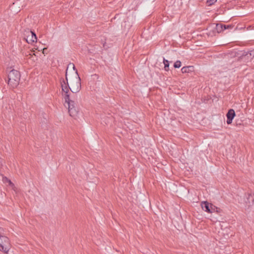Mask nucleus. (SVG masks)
Listing matches in <instances>:
<instances>
[{
  "mask_svg": "<svg viewBox=\"0 0 254 254\" xmlns=\"http://www.w3.org/2000/svg\"><path fill=\"white\" fill-rule=\"evenodd\" d=\"M234 25H232V24H228V25H226L225 24V28H223L224 29V30H226V29H232L233 27H234Z\"/></svg>",
  "mask_w": 254,
  "mask_h": 254,
  "instance_id": "obj_16",
  "label": "nucleus"
},
{
  "mask_svg": "<svg viewBox=\"0 0 254 254\" xmlns=\"http://www.w3.org/2000/svg\"><path fill=\"white\" fill-rule=\"evenodd\" d=\"M236 116L235 111L233 109H229L226 114L227 123L229 125L232 122V121Z\"/></svg>",
  "mask_w": 254,
  "mask_h": 254,
  "instance_id": "obj_8",
  "label": "nucleus"
},
{
  "mask_svg": "<svg viewBox=\"0 0 254 254\" xmlns=\"http://www.w3.org/2000/svg\"><path fill=\"white\" fill-rule=\"evenodd\" d=\"M24 36H25L24 38H26V36L28 35V33H27V32H26V29H25V30H24Z\"/></svg>",
  "mask_w": 254,
  "mask_h": 254,
  "instance_id": "obj_21",
  "label": "nucleus"
},
{
  "mask_svg": "<svg viewBox=\"0 0 254 254\" xmlns=\"http://www.w3.org/2000/svg\"><path fill=\"white\" fill-rule=\"evenodd\" d=\"M61 84L62 90V95L64 99L65 102L67 104L68 112L71 116H74L76 113L75 109V102L74 101L75 95H71L68 83L65 82L64 79H61Z\"/></svg>",
  "mask_w": 254,
  "mask_h": 254,
  "instance_id": "obj_1",
  "label": "nucleus"
},
{
  "mask_svg": "<svg viewBox=\"0 0 254 254\" xmlns=\"http://www.w3.org/2000/svg\"><path fill=\"white\" fill-rule=\"evenodd\" d=\"M225 24L218 23L216 25V29L218 33H220L224 31V29L225 28Z\"/></svg>",
  "mask_w": 254,
  "mask_h": 254,
  "instance_id": "obj_10",
  "label": "nucleus"
},
{
  "mask_svg": "<svg viewBox=\"0 0 254 254\" xmlns=\"http://www.w3.org/2000/svg\"><path fill=\"white\" fill-rule=\"evenodd\" d=\"M217 0H207L206 3L208 5H211L216 2Z\"/></svg>",
  "mask_w": 254,
  "mask_h": 254,
  "instance_id": "obj_15",
  "label": "nucleus"
},
{
  "mask_svg": "<svg viewBox=\"0 0 254 254\" xmlns=\"http://www.w3.org/2000/svg\"><path fill=\"white\" fill-rule=\"evenodd\" d=\"M3 229L2 228L0 227V237L1 236H4L3 235Z\"/></svg>",
  "mask_w": 254,
  "mask_h": 254,
  "instance_id": "obj_19",
  "label": "nucleus"
},
{
  "mask_svg": "<svg viewBox=\"0 0 254 254\" xmlns=\"http://www.w3.org/2000/svg\"><path fill=\"white\" fill-rule=\"evenodd\" d=\"M244 201L246 204V207L248 209L254 204V193H245Z\"/></svg>",
  "mask_w": 254,
  "mask_h": 254,
  "instance_id": "obj_6",
  "label": "nucleus"
},
{
  "mask_svg": "<svg viewBox=\"0 0 254 254\" xmlns=\"http://www.w3.org/2000/svg\"><path fill=\"white\" fill-rule=\"evenodd\" d=\"M26 32L27 33H28L29 35H30V36L33 37L34 38V39H35L36 41L37 40L36 35L34 32L30 30L29 28L26 29Z\"/></svg>",
  "mask_w": 254,
  "mask_h": 254,
  "instance_id": "obj_12",
  "label": "nucleus"
},
{
  "mask_svg": "<svg viewBox=\"0 0 254 254\" xmlns=\"http://www.w3.org/2000/svg\"><path fill=\"white\" fill-rule=\"evenodd\" d=\"M64 81H65V82H68V78H67V71L66 70V72H65V78Z\"/></svg>",
  "mask_w": 254,
  "mask_h": 254,
  "instance_id": "obj_20",
  "label": "nucleus"
},
{
  "mask_svg": "<svg viewBox=\"0 0 254 254\" xmlns=\"http://www.w3.org/2000/svg\"><path fill=\"white\" fill-rule=\"evenodd\" d=\"M10 248V242L8 237H0V251L7 254Z\"/></svg>",
  "mask_w": 254,
  "mask_h": 254,
  "instance_id": "obj_3",
  "label": "nucleus"
},
{
  "mask_svg": "<svg viewBox=\"0 0 254 254\" xmlns=\"http://www.w3.org/2000/svg\"><path fill=\"white\" fill-rule=\"evenodd\" d=\"M181 61L178 60L176 62H175L174 64V67L176 68H180L181 66Z\"/></svg>",
  "mask_w": 254,
  "mask_h": 254,
  "instance_id": "obj_14",
  "label": "nucleus"
},
{
  "mask_svg": "<svg viewBox=\"0 0 254 254\" xmlns=\"http://www.w3.org/2000/svg\"><path fill=\"white\" fill-rule=\"evenodd\" d=\"M194 69L193 66H184L182 68L181 71L183 73L192 72Z\"/></svg>",
  "mask_w": 254,
  "mask_h": 254,
  "instance_id": "obj_9",
  "label": "nucleus"
},
{
  "mask_svg": "<svg viewBox=\"0 0 254 254\" xmlns=\"http://www.w3.org/2000/svg\"><path fill=\"white\" fill-rule=\"evenodd\" d=\"M8 84L13 88L16 87L20 79V72L15 69L11 70L8 74Z\"/></svg>",
  "mask_w": 254,
  "mask_h": 254,
  "instance_id": "obj_2",
  "label": "nucleus"
},
{
  "mask_svg": "<svg viewBox=\"0 0 254 254\" xmlns=\"http://www.w3.org/2000/svg\"><path fill=\"white\" fill-rule=\"evenodd\" d=\"M28 53L29 55H31V52H28Z\"/></svg>",
  "mask_w": 254,
  "mask_h": 254,
  "instance_id": "obj_22",
  "label": "nucleus"
},
{
  "mask_svg": "<svg viewBox=\"0 0 254 254\" xmlns=\"http://www.w3.org/2000/svg\"><path fill=\"white\" fill-rule=\"evenodd\" d=\"M70 66H72V68H73V70H75V71L77 70L76 69V68H75V67L74 64H73L70 63V64H68V66H67V68H66V71H67L68 68Z\"/></svg>",
  "mask_w": 254,
  "mask_h": 254,
  "instance_id": "obj_17",
  "label": "nucleus"
},
{
  "mask_svg": "<svg viewBox=\"0 0 254 254\" xmlns=\"http://www.w3.org/2000/svg\"><path fill=\"white\" fill-rule=\"evenodd\" d=\"M163 63L165 70L168 71L169 70V62L163 58Z\"/></svg>",
  "mask_w": 254,
  "mask_h": 254,
  "instance_id": "obj_13",
  "label": "nucleus"
},
{
  "mask_svg": "<svg viewBox=\"0 0 254 254\" xmlns=\"http://www.w3.org/2000/svg\"><path fill=\"white\" fill-rule=\"evenodd\" d=\"M4 180H5V181H7L9 183V185H13L12 183L11 182V181L8 179L6 177H4L3 178V181H4Z\"/></svg>",
  "mask_w": 254,
  "mask_h": 254,
  "instance_id": "obj_18",
  "label": "nucleus"
},
{
  "mask_svg": "<svg viewBox=\"0 0 254 254\" xmlns=\"http://www.w3.org/2000/svg\"><path fill=\"white\" fill-rule=\"evenodd\" d=\"M76 74L77 76L76 77L75 80L71 83V87L70 89V91L73 94L79 92L81 88V79L78 73L77 70L76 71Z\"/></svg>",
  "mask_w": 254,
  "mask_h": 254,
  "instance_id": "obj_5",
  "label": "nucleus"
},
{
  "mask_svg": "<svg viewBox=\"0 0 254 254\" xmlns=\"http://www.w3.org/2000/svg\"><path fill=\"white\" fill-rule=\"evenodd\" d=\"M26 39V42L29 44H33L35 42H37L35 39H34V38L30 36V35H29L26 36V38H25Z\"/></svg>",
  "mask_w": 254,
  "mask_h": 254,
  "instance_id": "obj_11",
  "label": "nucleus"
},
{
  "mask_svg": "<svg viewBox=\"0 0 254 254\" xmlns=\"http://www.w3.org/2000/svg\"><path fill=\"white\" fill-rule=\"evenodd\" d=\"M10 248V242L8 237H0V251L7 254Z\"/></svg>",
  "mask_w": 254,
  "mask_h": 254,
  "instance_id": "obj_4",
  "label": "nucleus"
},
{
  "mask_svg": "<svg viewBox=\"0 0 254 254\" xmlns=\"http://www.w3.org/2000/svg\"><path fill=\"white\" fill-rule=\"evenodd\" d=\"M201 207L205 212L212 213L215 210V206L207 201H203L201 203Z\"/></svg>",
  "mask_w": 254,
  "mask_h": 254,
  "instance_id": "obj_7",
  "label": "nucleus"
}]
</instances>
